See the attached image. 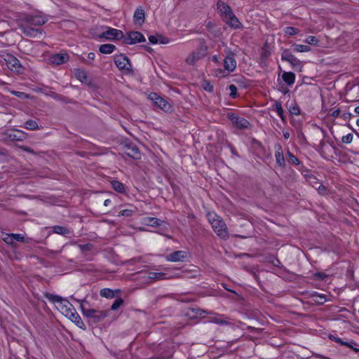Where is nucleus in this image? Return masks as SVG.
<instances>
[{
    "mask_svg": "<svg viewBox=\"0 0 359 359\" xmlns=\"http://www.w3.org/2000/svg\"><path fill=\"white\" fill-rule=\"evenodd\" d=\"M44 296L50 302L54 303L56 309L72 322L75 323L77 327L83 330H86L84 323L76 312L74 306L67 299L50 293H45Z\"/></svg>",
    "mask_w": 359,
    "mask_h": 359,
    "instance_id": "f257e3e1",
    "label": "nucleus"
},
{
    "mask_svg": "<svg viewBox=\"0 0 359 359\" xmlns=\"http://www.w3.org/2000/svg\"><path fill=\"white\" fill-rule=\"evenodd\" d=\"M218 13L224 22L233 29H239L242 25L233 13L231 7L225 2L218 1L217 3Z\"/></svg>",
    "mask_w": 359,
    "mask_h": 359,
    "instance_id": "f03ea898",
    "label": "nucleus"
},
{
    "mask_svg": "<svg viewBox=\"0 0 359 359\" xmlns=\"http://www.w3.org/2000/svg\"><path fill=\"white\" fill-rule=\"evenodd\" d=\"M209 222L217 235L222 239L229 238V231L224 222L215 212H208L207 215Z\"/></svg>",
    "mask_w": 359,
    "mask_h": 359,
    "instance_id": "7ed1b4c3",
    "label": "nucleus"
},
{
    "mask_svg": "<svg viewBox=\"0 0 359 359\" xmlns=\"http://www.w3.org/2000/svg\"><path fill=\"white\" fill-rule=\"evenodd\" d=\"M236 54L229 51L224 59V69H215V74L217 77H226L236 69Z\"/></svg>",
    "mask_w": 359,
    "mask_h": 359,
    "instance_id": "20e7f679",
    "label": "nucleus"
},
{
    "mask_svg": "<svg viewBox=\"0 0 359 359\" xmlns=\"http://www.w3.org/2000/svg\"><path fill=\"white\" fill-rule=\"evenodd\" d=\"M79 302L81 304V310L83 316L93 323H98L108 316L106 311L86 308L82 301Z\"/></svg>",
    "mask_w": 359,
    "mask_h": 359,
    "instance_id": "39448f33",
    "label": "nucleus"
},
{
    "mask_svg": "<svg viewBox=\"0 0 359 359\" xmlns=\"http://www.w3.org/2000/svg\"><path fill=\"white\" fill-rule=\"evenodd\" d=\"M114 61L117 68L123 74H130L133 72L130 59L123 53L116 54Z\"/></svg>",
    "mask_w": 359,
    "mask_h": 359,
    "instance_id": "423d86ee",
    "label": "nucleus"
},
{
    "mask_svg": "<svg viewBox=\"0 0 359 359\" xmlns=\"http://www.w3.org/2000/svg\"><path fill=\"white\" fill-rule=\"evenodd\" d=\"M147 97L153 102L156 107L163 110L164 111L168 112L172 110L171 104L156 92H150L147 95Z\"/></svg>",
    "mask_w": 359,
    "mask_h": 359,
    "instance_id": "0eeeda50",
    "label": "nucleus"
},
{
    "mask_svg": "<svg viewBox=\"0 0 359 359\" xmlns=\"http://www.w3.org/2000/svg\"><path fill=\"white\" fill-rule=\"evenodd\" d=\"M231 83L227 90H238V88H248L251 86V81L247 79L243 75L235 74L232 76Z\"/></svg>",
    "mask_w": 359,
    "mask_h": 359,
    "instance_id": "6e6552de",
    "label": "nucleus"
},
{
    "mask_svg": "<svg viewBox=\"0 0 359 359\" xmlns=\"http://www.w3.org/2000/svg\"><path fill=\"white\" fill-rule=\"evenodd\" d=\"M144 36L138 31L128 32L124 34L123 43L133 45L140 42H145Z\"/></svg>",
    "mask_w": 359,
    "mask_h": 359,
    "instance_id": "1a4fd4ad",
    "label": "nucleus"
},
{
    "mask_svg": "<svg viewBox=\"0 0 359 359\" xmlns=\"http://www.w3.org/2000/svg\"><path fill=\"white\" fill-rule=\"evenodd\" d=\"M100 38H104L109 41H123L124 33L120 30L112 27H107V29L103 32L100 35Z\"/></svg>",
    "mask_w": 359,
    "mask_h": 359,
    "instance_id": "9d476101",
    "label": "nucleus"
},
{
    "mask_svg": "<svg viewBox=\"0 0 359 359\" xmlns=\"http://www.w3.org/2000/svg\"><path fill=\"white\" fill-rule=\"evenodd\" d=\"M6 65L13 72L20 73L22 65L19 60L11 54H6L4 57Z\"/></svg>",
    "mask_w": 359,
    "mask_h": 359,
    "instance_id": "9b49d317",
    "label": "nucleus"
},
{
    "mask_svg": "<svg viewBox=\"0 0 359 359\" xmlns=\"http://www.w3.org/2000/svg\"><path fill=\"white\" fill-rule=\"evenodd\" d=\"M190 257V254L187 250L175 251L165 257L167 262H183Z\"/></svg>",
    "mask_w": 359,
    "mask_h": 359,
    "instance_id": "f8f14e48",
    "label": "nucleus"
},
{
    "mask_svg": "<svg viewBox=\"0 0 359 359\" xmlns=\"http://www.w3.org/2000/svg\"><path fill=\"white\" fill-rule=\"evenodd\" d=\"M227 117L231 121V123L238 128H247L250 125L249 122L246 119L242 117L237 116L232 113H229Z\"/></svg>",
    "mask_w": 359,
    "mask_h": 359,
    "instance_id": "ddd939ff",
    "label": "nucleus"
},
{
    "mask_svg": "<svg viewBox=\"0 0 359 359\" xmlns=\"http://www.w3.org/2000/svg\"><path fill=\"white\" fill-rule=\"evenodd\" d=\"M74 74L75 77L79 80L81 83L90 86L92 82V79L88 76L86 70L81 68H76L74 69Z\"/></svg>",
    "mask_w": 359,
    "mask_h": 359,
    "instance_id": "4468645a",
    "label": "nucleus"
},
{
    "mask_svg": "<svg viewBox=\"0 0 359 359\" xmlns=\"http://www.w3.org/2000/svg\"><path fill=\"white\" fill-rule=\"evenodd\" d=\"M27 22L32 25L41 26L45 24L47 21L46 16L36 15H25L24 14V22Z\"/></svg>",
    "mask_w": 359,
    "mask_h": 359,
    "instance_id": "2eb2a0df",
    "label": "nucleus"
},
{
    "mask_svg": "<svg viewBox=\"0 0 359 359\" xmlns=\"http://www.w3.org/2000/svg\"><path fill=\"white\" fill-rule=\"evenodd\" d=\"M133 23L135 25L142 26L145 21V11L142 6H138L133 14Z\"/></svg>",
    "mask_w": 359,
    "mask_h": 359,
    "instance_id": "dca6fc26",
    "label": "nucleus"
},
{
    "mask_svg": "<svg viewBox=\"0 0 359 359\" xmlns=\"http://www.w3.org/2000/svg\"><path fill=\"white\" fill-rule=\"evenodd\" d=\"M69 56L67 53H55L50 56L49 61L53 65H60L67 62Z\"/></svg>",
    "mask_w": 359,
    "mask_h": 359,
    "instance_id": "f3484780",
    "label": "nucleus"
},
{
    "mask_svg": "<svg viewBox=\"0 0 359 359\" xmlns=\"http://www.w3.org/2000/svg\"><path fill=\"white\" fill-rule=\"evenodd\" d=\"M181 277L179 274H173L170 275L168 277H166V273L163 272H149L147 278L150 280H163L165 278H179Z\"/></svg>",
    "mask_w": 359,
    "mask_h": 359,
    "instance_id": "a211bd4d",
    "label": "nucleus"
},
{
    "mask_svg": "<svg viewBox=\"0 0 359 359\" xmlns=\"http://www.w3.org/2000/svg\"><path fill=\"white\" fill-rule=\"evenodd\" d=\"M6 135L8 140L18 142L22 140V132L20 130H10L7 131Z\"/></svg>",
    "mask_w": 359,
    "mask_h": 359,
    "instance_id": "6ab92c4d",
    "label": "nucleus"
},
{
    "mask_svg": "<svg viewBox=\"0 0 359 359\" xmlns=\"http://www.w3.org/2000/svg\"><path fill=\"white\" fill-rule=\"evenodd\" d=\"M275 158L277 164L280 167L285 166V158L283 156V149L280 145H278L276 147Z\"/></svg>",
    "mask_w": 359,
    "mask_h": 359,
    "instance_id": "aec40b11",
    "label": "nucleus"
},
{
    "mask_svg": "<svg viewBox=\"0 0 359 359\" xmlns=\"http://www.w3.org/2000/svg\"><path fill=\"white\" fill-rule=\"evenodd\" d=\"M116 49V47L114 45L111 44V43L102 44L99 47V51L102 54H111Z\"/></svg>",
    "mask_w": 359,
    "mask_h": 359,
    "instance_id": "412c9836",
    "label": "nucleus"
},
{
    "mask_svg": "<svg viewBox=\"0 0 359 359\" xmlns=\"http://www.w3.org/2000/svg\"><path fill=\"white\" fill-rule=\"evenodd\" d=\"M53 232L57 234L68 236L71 234V231L66 226H54L52 227Z\"/></svg>",
    "mask_w": 359,
    "mask_h": 359,
    "instance_id": "4be33fe9",
    "label": "nucleus"
},
{
    "mask_svg": "<svg viewBox=\"0 0 359 359\" xmlns=\"http://www.w3.org/2000/svg\"><path fill=\"white\" fill-rule=\"evenodd\" d=\"M24 34L30 36H37L39 34L41 35L42 32L40 28H30L28 27L24 26L23 30Z\"/></svg>",
    "mask_w": 359,
    "mask_h": 359,
    "instance_id": "5701e85b",
    "label": "nucleus"
},
{
    "mask_svg": "<svg viewBox=\"0 0 359 359\" xmlns=\"http://www.w3.org/2000/svg\"><path fill=\"white\" fill-rule=\"evenodd\" d=\"M282 77L287 85L293 84L295 81V74L291 72H284Z\"/></svg>",
    "mask_w": 359,
    "mask_h": 359,
    "instance_id": "b1692460",
    "label": "nucleus"
},
{
    "mask_svg": "<svg viewBox=\"0 0 359 359\" xmlns=\"http://www.w3.org/2000/svg\"><path fill=\"white\" fill-rule=\"evenodd\" d=\"M111 187L113 189L121 194L126 192L125 186L123 183L117 180H113L111 182Z\"/></svg>",
    "mask_w": 359,
    "mask_h": 359,
    "instance_id": "393cba45",
    "label": "nucleus"
},
{
    "mask_svg": "<svg viewBox=\"0 0 359 359\" xmlns=\"http://www.w3.org/2000/svg\"><path fill=\"white\" fill-rule=\"evenodd\" d=\"M143 223L145 225L151 226H160L161 224V220L156 217H145L144 218Z\"/></svg>",
    "mask_w": 359,
    "mask_h": 359,
    "instance_id": "a878e982",
    "label": "nucleus"
},
{
    "mask_svg": "<svg viewBox=\"0 0 359 359\" xmlns=\"http://www.w3.org/2000/svg\"><path fill=\"white\" fill-rule=\"evenodd\" d=\"M293 49L294 51L297 53H307L311 50L310 46L302 44H294Z\"/></svg>",
    "mask_w": 359,
    "mask_h": 359,
    "instance_id": "bb28decb",
    "label": "nucleus"
},
{
    "mask_svg": "<svg viewBox=\"0 0 359 359\" xmlns=\"http://www.w3.org/2000/svg\"><path fill=\"white\" fill-rule=\"evenodd\" d=\"M24 126L27 130H36L39 128L38 123L36 121L30 119L24 123Z\"/></svg>",
    "mask_w": 359,
    "mask_h": 359,
    "instance_id": "cd10ccee",
    "label": "nucleus"
},
{
    "mask_svg": "<svg viewBox=\"0 0 359 359\" xmlns=\"http://www.w3.org/2000/svg\"><path fill=\"white\" fill-rule=\"evenodd\" d=\"M100 295L107 299H111L114 297V292L109 288H104L100 290Z\"/></svg>",
    "mask_w": 359,
    "mask_h": 359,
    "instance_id": "c85d7f7f",
    "label": "nucleus"
},
{
    "mask_svg": "<svg viewBox=\"0 0 359 359\" xmlns=\"http://www.w3.org/2000/svg\"><path fill=\"white\" fill-rule=\"evenodd\" d=\"M284 32L287 36H294L299 34V30L294 27H286L284 29Z\"/></svg>",
    "mask_w": 359,
    "mask_h": 359,
    "instance_id": "c756f323",
    "label": "nucleus"
},
{
    "mask_svg": "<svg viewBox=\"0 0 359 359\" xmlns=\"http://www.w3.org/2000/svg\"><path fill=\"white\" fill-rule=\"evenodd\" d=\"M294 57V55H292L289 50H285L281 54V60L288 62H290V61L292 60Z\"/></svg>",
    "mask_w": 359,
    "mask_h": 359,
    "instance_id": "7c9ffc66",
    "label": "nucleus"
},
{
    "mask_svg": "<svg viewBox=\"0 0 359 359\" xmlns=\"http://www.w3.org/2000/svg\"><path fill=\"white\" fill-rule=\"evenodd\" d=\"M313 297L314 301L319 304H323L324 302L327 301V299L324 294L314 293L313 294Z\"/></svg>",
    "mask_w": 359,
    "mask_h": 359,
    "instance_id": "2f4dec72",
    "label": "nucleus"
},
{
    "mask_svg": "<svg viewBox=\"0 0 359 359\" xmlns=\"http://www.w3.org/2000/svg\"><path fill=\"white\" fill-rule=\"evenodd\" d=\"M304 41L308 44L313 46H318L319 43V39L314 36H309L306 38Z\"/></svg>",
    "mask_w": 359,
    "mask_h": 359,
    "instance_id": "473e14b6",
    "label": "nucleus"
},
{
    "mask_svg": "<svg viewBox=\"0 0 359 359\" xmlns=\"http://www.w3.org/2000/svg\"><path fill=\"white\" fill-rule=\"evenodd\" d=\"M129 151H127V154L133 158H137L140 156V151L137 147H133L131 149H128Z\"/></svg>",
    "mask_w": 359,
    "mask_h": 359,
    "instance_id": "72a5a7b5",
    "label": "nucleus"
},
{
    "mask_svg": "<svg viewBox=\"0 0 359 359\" xmlns=\"http://www.w3.org/2000/svg\"><path fill=\"white\" fill-rule=\"evenodd\" d=\"M289 111L294 115H299L300 113V110L298 107V106L294 103H291L290 105L288 107Z\"/></svg>",
    "mask_w": 359,
    "mask_h": 359,
    "instance_id": "f704fd0d",
    "label": "nucleus"
},
{
    "mask_svg": "<svg viewBox=\"0 0 359 359\" xmlns=\"http://www.w3.org/2000/svg\"><path fill=\"white\" fill-rule=\"evenodd\" d=\"M2 239L4 242L9 245H13V236L11 234L6 233L3 235Z\"/></svg>",
    "mask_w": 359,
    "mask_h": 359,
    "instance_id": "c9c22d12",
    "label": "nucleus"
},
{
    "mask_svg": "<svg viewBox=\"0 0 359 359\" xmlns=\"http://www.w3.org/2000/svg\"><path fill=\"white\" fill-rule=\"evenodd\" d=\"M353 135L348 133L341 137V142L345 144H350L353 141Z\"/></svg>",
    "mask_w": 359,
    "mask_h": 359,
    "instance_id": "e433bc0d",
    "label": "nucleus"
},
{
    "mask_svg": "<svg viewBox=\"0 0 359 359\" xmlns=\"http://www.w3.org/2000/svg\"><path fill=\"white\" fill-rule=\"evenodd\" d=\"M287 156L289 158L288 161L291 163H293V164H295V165H299V161L298 160V158L297 157H295L292 153H290V151L287 152Z\"/></svg>",
    "mask_w": 359,
    "mask_h": 359,
    "instance_id": "4c0bfd02",
    "label": "nucleus"
},
{
    "mask_svg": "<svg viewBox=\"0 0 359 359\" xmlns=\"http://www.w3.org/2000/svg\"><path fill=\"white\" fill-rule=\"evenodd\" d=\"M123 304V300L121 299H117L114 301L111 306V309L115 311L118 309Z\"/></svg>",
    "mask_w": 359,
    "mask_h": 359,
    "instance_id": "58836bf2",
    "label": "nucleus"
},
{
    "mask_svg": "<svg viewBox=\"0 0 359 359\" xmlns=\"http://www.w3.org/2000/svg\"><path fill=\"white\" fill-rule=\"evenodd\" d=\"M169 42H170V39L168 37L164 36L163 35H158V43L167 44Z\"/></svg>",
    "mask_w": 359,
    "mask_h": 359,
    "instance_id": "ea45409f",
    "label": "nucleus"
},
{
    "mask_svg": "<svg viewBox=\"0 0 359 359\" xmlns=\"http://www.w3.org/2000/svg\"><path fill=\"white\" fill-rule=\"evenodd\" d=\"M290 64L293 67H295L297 66H300L301 61L296 57L295 56L292 58V60L290 61Z\"/></svg>",
    "mask_w": 359,
    "mask_h": 359,
    "instance_id": "a19ab883",
    "label": "nucleus"
},
{
    "mask_svg": "<svg viewBox=\"0 0 359 359\" xmlns=\"http://www.w3.org/2000/svg\"><path fill=\"white\" fill-rule=\"evenodd\" d=\"M133 214V210L129 209H126L122 211H121L118 214V215L124 216V217H130Z\"/></svg>",
    "mask_w": 359,
    "mask_h": 359,
    "instance_id": "79ce46f5",
    "label": "nucleus"
},
{
    "mask_svg": "<svg viewBox=\"0 0 359 359\" xmlns=\"http://www.w3.org/2000/svg\"><path fill=\"white\" fill-rule=\"evenodd\" d=\"M149 43L151 44H157L158 41V35H151L149 36Z\"/></svg>",
    "mask_w": 359,
    "mask_h": 359,
    "instance_id": "37998d69",
    "label": "nucleus"
},
{
    "mask_svg": "<svg viewBox=\"0 0 359 359\" xmlns=\"http://www.w3.org/2000/svg\"><path fill=\"white\" fill-rule=\"evenodd\" d=\"M11 236H13V241H22V236L19 233H11Z\"/></svg>",
    "mask_w": 359,
    "mask_h": 359,
    "instance_id": "c03bdc74",
    "label": "nucleus"
},
{
    "mask_svg": "<svg viewBox=\"0 0 359 359\" xmlns=\"http://www.w3.org/2000/svg\"><path fill=\"white\" fill-rule=\"evenodd\" d=\"M277 114L280 116V118L282 119V121H285V116L283 114V108H279L278 110H276Z\"/></svg>",
    "mask_w": 359,
    "mask_h": 359,
    "instance_id": "a18cd8bd",
    "label": "nucleus"
},
{
    "mask_svg": "<svg viewBox=\"0 0 359 359\" xmlns=\"http://www.w3.org/2000/svg\"><path fill=\"white\" fill-rule=\"evenodd\" d=\"M277 114L280 116V118L282 119V121H285V116L283 114V108H279L278 110H276Z\"/></svg>",
    "mask_w": 359,
    "mask_h": 359,
    "instance_id": "49530a36",
    "label": "nucleus"
},
{
    "mask_svg": "<svg viewBox=\"0 0 359 359\" xmlns=\"http://www.w3.org/2000/svg\"><path fill=\"white\" fill-rule=\"evenodd\" d=\"M195 55L193 54L191 56L187 57V62L190 65H193L195 62Z\"/></svg>",
    "mask_w": 359,
    "mask_h": 359,
    "instance_id": "de8ad7c7",
    "label": "nucleus"
},
{
    "mask_svg": "<svg viewBox=\"0 0 359 359\" xmlns=\"http://www.w3.org/2000/svg\"><path fill=\"white\" fill-rule=\"evenodd\" d=\"M87 57L88 60L91 61H94L95 58V54L93 52H90L88 53Z\"/></svg>",
    "mask_w": 359,
    "mask_h": 359,
    "instance_id": "09e8293b",
    "label": "nucleus"
},
{
    "mask_svg": "<svg viewBox=\"0 0 359 359\" xmlns=\"http://www.w3.org/2000/svg\"><path fill=\"white\" fill-rule=\"evenodd\" d=\"M339 114H340V110L339 109H337L332 111V116L333 118H337L339 116Z\"/></svg>",
    "mask_w": 359,
    "mask_h": 359,
    "instance_id": "8fccbe9b",
    "label": "nucleus"
},
{
    "mask_svg": "<svg viewBox=\"0 0 359 359\" xmlns=\"http://www.w3.org/2000/svg\"><path fill=\"white\" fill-rule=\"evenodd\" d=\"M273 107H274V109L276 111V110H278L279 108H281L282 106H281V103L279 101H276L274 105H273Z\"/></svg>",
    "mask_w": 359,
    "mask_h": 359,
    "instance_id": "3c124183",
    "label": "nucleus"
},
{
    "mask_svg": "<svg viewBox=\"0 0 359 359\" xmlns=\"http://www.w3.org/2000/svg\"><path fill=\"white\" fill-rule=\"evenodd\" d=\"M315 276L320 278V279H322L323 280L325 277H327V276L324 273H317L315 274Z\"/></svg>",
    "mask_w": 359,
    "mask_h": 359,
    "instance_id": "603ef678",
    "label": "nucleus"
},
{
    "mask_svg": "<svg viewBox=\"0 0 359 359\" xmlns=\"http://www.w3.org/2000/svg\"><path fill=\"white\" fill-rule=\"evenodd\" d=\"M207 86L203 87V90H213V86L210 85L209 82H206Z\"/></svg>",
    "mask_w": 359,
    "mask_h": 359,
    "instance_id": "864d4df0",
    "label": "nucleus"
},
{
    "mask_svg": "<svg viewBox=\"0 0 359 359\" xmlns=\"http://www.w3.org/2000/svg\"><path fill=\"white\" fill-rule=\"evenodd\" d=\"M342 117L344 118V120L348 119L351 117V113H344V114H343Z\"/></svg>",
    "mask_w": 359,
    "mask_h": 359,
    "instance_id": "5fc2aeb1",
    "label": "nucleus"
},
{
    "mask_svg": "<svg viewBox=\"0 0 359 359\" xmlns=\"http://www.w3.org/2000/svg\"><path fill=\"white\" fill-rule=\"evenodd\" d=\"M229 96L231 98H235L237 96V91H231V93L229 94Z\"/></svg>",
    "mask_w": 359,
    "mask_h": 359,
    "instance_id": "6e6d98bb",
    "label": "nucleus"
},
{
    "mask_svg": "<svg viewBox=\"0 0 359 359\" xmlns=\"http://www.w3.org/2000/svg\"><path fill=\"white\" fill-rule=\"evenodd\" d=\"M283 133L285 139H288L290 136V133L288 131H283Z\"/></svg>",
    "mask_w": 359,
    "mask_h": 359,
    "instance_id": "4d7b16f0",
    "label": "nucleus"
},
{
    "mask_svg": "<svg viewBox=\"0 0 359 359\" xmlns=\"http://www.w3.org/2000/svg\"><path fill=\"white\" fill-rule=\"evenodd\" d=\"M212 62L215 63H219V58L217 55H213L212 58Z\"/></svg>",
    "mask_w": 359,
    "mask_h": 359,
    "instance_id": "13d9d810",
    "label": "nucleus"
},
{
    "mask_svg": "<svg viewBox=\"0 0 359 359\" xmlns=\"http://www.w3.org/2000/svg\"><path fill=\"white\" fill-rule=\"evenodd\" d=\"M111 200H110V199H106V200L104 201V205L105 206H108V205H109L111 204Z\"/></svg>",
    "mask_w": 359,
    "mask_h": 359,
    "instance_id": "bf43d9fd",
    "label": "nucleus"
},
{
    "mask_svg": "<svg viewBox=\"0 0 359 359\" xmlns=\"http://www.w3.org/2000/svg\"><path fill=\"white\" fill-rule=\"evenodd\" d=\"M23 150H24V151H27V152L33 153V151L31 149H29V148L24 147Z\"/></svg>",
    "mask_w": 359,
    "mask_h": 359,
    "instance_id": "052dcab7",
    "label": "nucleus"
},
{
    "mask_svg": "<svg viewBox=\"0 0 359 359\" xmlns=\"http://www.w3.org/2000/svg\"><path fill=\"white\" fill-rule=\"evenodd\" d=\"M15 95H16L17 96H20V94H21V92L20 91H13Z\"/></svg>",
    "mask_w": 359,
    "mask_h": 359,
    "instance_id": "680f3d73",
    "label": "nucleus"
},
{
    "mask_svg": "<svg viewBox=\"0 0 359 359\" xmlns=\"http://www.w3.org/2000/svg\"><path fill=\"white\" fill-rule=\"evenodd\" d=\"M355 113H357L358 114H359V106H358V107H356L355 108Z\"/></svg>",
    "mask_w": 359,
    "mask_h": 359,
    "instance_id": "e2e57ef3",
    "label": "nucleus"
},
{
    "mask_svg": "<svg viewBox=\"0 0 359 359\" xmlns=\"http://www.w3.org/2000/svg\"><path fill=\"white\" fill-rule=\"evenodd\" d=\"M356 125H357L358 126H359V119H357V120H356Z\"/></svg>",
    "mask_w": 359,
    "mask_h": 359,
    "instance_id": "0e129e2a",
    "label": "nucleus"
},
{
    "mask_svg": "<svg viewBox=\"0 0 359 359\" xmlns=\"http://www.w3.org/2000/svg\"><path fill=\"white\" fill-rule=\"evenodd\" d=\"M348 84H347V85L346 86L345 90H348ZM349 88H351V87H349Z\"/></svg>",
    "mask_w": 359,
    "mask_h": 359,
    "instance_id": "69168bd1",
    "label": "nucleus"
},
{
    "mask_svg": "<svg viewBox=\"0 0 359 359\" xmlns=\"http://www.w3.org/2000/svg\"><path fill=\"white\" fill-rule=\"evenodd\" d=\"M86 63L88 64V65H91L92 63L90 62H87V61H85Z\"/></svg>",
    "mask_w": 359,
    "mask_h": 359,
    "instance_id": "338daca9",
    "label": "nucleus"
},
{
    "mask_svg": "<svg viewBox=\"0 0 359 359\" xmlns=\"http://www.w3.org/2000/svg\"><path fill=\"white\" fill-rule=\"evenodd\" d=\"M344 344L345 345H346V346H348L351 347V346H349L348 343H344Z\"/></svg>",
    "mask_w": 359,
    "mask_h": 359,
    "instance_id": "774afa93",
    "label": "nucleus"
}]
</instances>
